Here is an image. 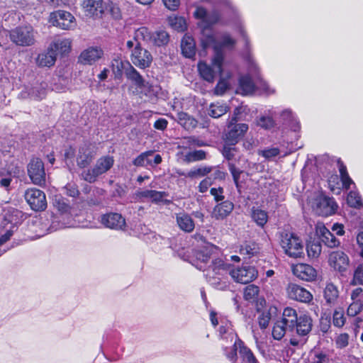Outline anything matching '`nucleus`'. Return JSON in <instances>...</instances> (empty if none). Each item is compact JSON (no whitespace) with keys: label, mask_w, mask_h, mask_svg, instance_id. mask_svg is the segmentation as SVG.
<instances>
[{"label":"nucleus","mask_w":363,"mask_h":363,"mask_svg":"<svg viewBox=\"0 0 363 363\" xmlns=\"http://www.w3.org/2000/svg\"><path fill=\"white\" fill-rule=\"evenodd\" d=\"M101 223L108 228L123 230L125 227V218L119 213H111L101 217Z\"/></svg>","instance_id":"a211bd4d"},{"label":"nucleus","mask_w":363,"mask_h":363,"mask_svg":"<svg viewBox=\"0 0 363 363\" xmlns=\"http://www.w3.org/2000/svg\"><path fill=\"white\" fill-rule=\"evenodd\" d=\"M208 30H203V38H201V43L204 48L212 47L215 52V55L217 52H219L223 56L220 49L223 47H232L235 45V41L228 35H224L222 38V42L218 43L214 36L211 34L207 33Z\"/></svg>","instance_id":"9d476101"},{"label":"nucleus","mask_w":363,"mask_h":363,"mask_svg":"<svg viewBox=\"0 0 363 363\" xmlns=\"http://www.w3.org/2000/svg\"><path fill=\"white\" fill-rule=\"evenodd\" d=\"M131 62L138 67L144 69L150 66L152 62L151 53L140 45H136L130 54Z\"/></svg>","instance_id":"9b49d317"},{"label":"nucleus","mask_w":363,"mask_h":363,"mask_svg":"<svg viewBox=\"0 0 363 363\" xmlns=\"http://www.w3.org/2000/svg\"><path fill=\"white\" fill-rule=\"evenodd\" d=\"M127 62H123L118 59H114L112 61L111 67L113 72L116 75H121L122 73V70L125 69V70L128 69V67L126 65Z\"/></svg>","instance_id":"13d9d810"},{"label":"nucleus","mask_w":363,"mask_h":363,"mask_svg":"<svg viewBox=\"0 0 363 363\" xmlns=\"http://www.w3.org/2000/svg\"><path fill=\"white\" fill-rule=\"evenodd\" d=\"M281 320L286 325L289 331L294 332L295 325L298 320L296 310L289 307L286 308L283 311L282 318Z\"/></svg>","instance_id":"c85d7f7f"},{"label":"nucleus","mask_w":363,"mask_h":363,"mask_svg":"<svg viewBox=\"0 0 363 363\" xmlns=\"http://www.w3.org/2000/svg\"><path fill=\"white\" fill-rule=\"evenodd\" d=\"M95 156V152L89 145H83L79 148L77 155V164L79 168H85L91 164Z\"/></svg>","instance_id":"f3484780"},{"label":"nucleus","mask_w":363,"mask_h":363,"mask_svg":"<svg viewBox=\"0 0 363 363\" xmlns=\"http://www.w3.org/2000/svg\"><path fill=\"white\" fill-rule=\"evenodd\" d=\"M259 292V289L257 286L250 284L247 286L244 289V298L249 301H255L257 298Z\"/></svg>","instance_id":"de8ad7c7"},{"label":"nucleus","mask_w":363,"mask_h":363,"mask_svg":"<svg viewBox=\"0 0 363 363\" xmlns=\"http://www.w3.org/2000/svg\"><path fill=\"white\" fill-rule=\"evenodd\" d=\"M293 274L303 281H313L316 276V270L311 265L299 263L292 266Z\"/></svg>","instance_id":"dca6fc26"},{"label":"nucleus","mask_w":363,"mask_h":363,"mask_svg":"<svg viewBox=\"0 0 363 363\" xmlns=\"http://www.w3.org/2000/svg\"><path fill=\"white\" fill-rule=\"evenodd\" d=\"M363 308V302L360 300L353 301L347 308V314L350 316H355Z\"/></svg>","instance_id":"5fc2aeb1"},{"label":"nucleus","mask_w":363,"mask_h":363,"mask_svg":"<svg viewBox=\"0 0 363 363\" xmlns=\"http://www.w3.org/2000/svg\"><path fill=\"white\" fill-rule=\"evenodd\" d=\"M317 233L320 235L321 241L328 247H335L339 245L340 242L324 225H318Z\"/></svg>","instance_id":"a878e982"},{"label":"nucleus","mask_w":363,"mask_h":363,"mask_svg":"<svg viewBox=\"0 0 363 363\" xmlns=\"http://www.w3.org/2000/svg\"><path fill=\"white\" fill-rule=\"evenodd\" d=\"M110 14V16L115 20H119L122 17V13L120 8L116 4L109 2L104 4V13Z\"/></svg>","instance_id":"49530a36"},{"label":"nucleus","mask_w":363,"mask_h":363,"mask_svg":"<svg viewBox=\"0 0 363 363\" xmlns=\"http://www.w3.org/2000/svg\"><path fill=\"white\" fill-rule=\"evenodd\" d=\"M56 58V54L48 47L47 50L38 54L35 63L40 67H50L55 65Z\"/></svg>","instance_id":"b1692460"},{"label":"nucleus","mask_w":363,"mask_h":363,"mask_svg":"<svg viewBox=\"0 0 363 363\" xmlns=\"http://www.w3.org/2000/svg\"><path fill=\"white\" fill-rule=\"evenodd\" d=\"M229 108L225 104L220 102L211 104L209 106L208 114L213 118H219L226 113Z\"/></svg>","instance_id":"c9c22d12"},{"label":"nucleus","mask_w":363,"mask_h":363,"mask_svg":"<svg viewBox=\"0 0 363 363\" xmlns=\"http://www.w3.org/2000/svg\"><path fill=\"white\" fill-rule=\"evenodd\" d=\"M233 203L230 201H225L218 204L213 211V216L218 220L223 219L228 216L233 209Z\"/></svg>","instance_id":"c756f323"},{"label":"nucleus","mask_w":363,"mask_h":363,"mask_svg":"<svg viewBox=\"0 0 363 363\" xmlns=\"http://www.w3.org/2000/svg\"><path fill=\"white\" fill-rule=\"evenodd\" d=\"M48 85L45 82L37 83L31 87L27 89L26 92H21L23 98L30 97L35 100H41L45 98L47 93Z\"/></svg>","instance_id":"4be33fe9"},{"label":"nucleus","mask_w":363,"mask_h":363,"mask_svg":"<svg viewBox=\"0 0 363 363\" xmlns=\"http://www.w3.org/2000/svg\"><path fill=\"white\" fill-rule=\"evenodd\" d=\"M252 218L258 225L262 227L267 223L268 220L267 212L259 208L252 210Z\"/></svg>","instance_id":"79ce46f5"},{"label":"nucleus","mask_w":363,"mask_h":363,"mask_svg":"<svg viewBox=\"0 0 363 363\" xmlns=\"http://www.w3.org/2000/svg\"><path fill=\"white\" fill-rule=\"evenodd\" d=\"M336 345L337 348H344L348 345L349 335L347 333H342L339 335L336 339Z\"/></svg>","instance_id":"680f3d73"},{"label":"nucleus","mask_w":363,"mask_h":363,"mask_svg":"<svg viewBox=\"0 0 363 363\" xmlns=\"http://www.w3.org/2000/svg\"><path fill=\"white\" fill-rule=\"evenodd\" d=\"M259 247L254 242H245L241 245L240 252L241 255H247L248 257L253 256L257 253Z\"/></svg>","instance_id":"37998d69"},{"label":"nucleus","mask_w":363,"mask_h":363,"mask_svg":"<svg viewBox=\"0 0 363 363\" xmlns=\"http://www.w3.org/2000/svg\"><path fill=\"white\" fill-rule=\"evenodd\" d=\"M279 153V150L277 148L273 147V148H269L261 151V155L266 157V158H272L277 155H278Z\"/></svg>","instance_id":"774afa93"},{"label":"nucleus","mask_w":363,"mask_h":363,"mask_svg":"<svg viewBox=\"0 0 363 363\" xmlns=\"http://www.w3.org/2000/svg\"><path fill=\"white\" fill-rule=\"evenodd\" d=\"M16 219L14 218L13 216H11V215L7 216L6 214H5L4 220L5 221L7 220L8 223H9L12 225V226L11 227V228L9 230H8L6 231V233L5 234L2 235L0 237V246L2 245L3 244H4L6 241H8L10 239V238L11 237V235L13 234L12 228H14L13 224L16 223Z\"/></svg>","instance_id":"8fccbe9b"},{"label":"nucleus","mask_w":363,"mask_h":363,"mask_svg":"<svg viewBox=\"0 0 363 363\" xmlns=\"http://www.w3.org/2000/svg\"><path fill=\"white\" fill-rule=\"evenodd\" d=\"M178 120L179 123L187 130L193 129L197 125V121L185 113H179Z\"/></svg>","instance_id":"ea45409f"},{"label":"nucleus","mask_w":363,"mask_h":363,"mask_svg":"<svg viewBox=\"0 0 363 363\" xmlns=\"http://www.w3.org/2000/svg\"><path fill=\"white\" fill-rule=\"evenodd\" d=\"M213 247H203L200 250H197L194 252V265L200 270H206V267L209 262L210 259H213L212 251Z\"/></svg>","instance_id":"aec40b11"},{"label":"nucleus","mask_w":363,"mask_h":363,"mask_svg":"<svg viewBox=\"0 0 363 363\" xmlns=\"http://www.w3.org/2000/svg\"><path fill=\"white\" fill-rule=\"evenodd\" d=\"M333 324L337 327H342L345 322L344 312L342 310L335 311L333 313Z\"/></svg>","instance_id":"bf43d9fd"},{"label":"nucleus","mask_w":363,"mask_h":363,"mask_svg":"<svg viewBox=\"0 0 363 363\" xmlns=\"http://www.w3.org/2000/svg\"><path fill=\"white\" fill-rule=\"evenodd\" d=\"M50 48L56 55L64 56L67 55L72 49V40L68 38L56 39L50 45Z\"/></svg>","instance_id":"5701e85b"},{"label":"nucleus","mask_w":363,"mask_h":363,"mask_svg":"<svg viewBox=\"0 0 363 363\" xmlns=\"http://www.w3.org/2000/svg\"><path fill=\"white\" fill-rule=\"evenodd\" d=\"M24 197L31 209L34 211H43L47 206V201L45 193L36 188L28 189Z\"/></svg>","instance_id":"1a4fd4ad"},{"label":"nucleus","mask_w":363,"mask_h":363,"mask_svg":"<svg viewBox=\"0 0 363 363\" xmlns=\"http://www.w3.org/2000/svg\"><path fill=\"white\" fill-rule=\"evenodd\" d=\"M176 220L179 228L186 233L194 230L195 225L191 217L186 213L176 214Z\"/></svg>","instance_id":"bb28decb"},{"label":"nucleus","mask_w":363,"mask_h":363,"mask_svg":"<svg viewBox=\"0 0 363 363\" xmlns=\"http://www.w3.org/2000/svg\"><path fill=\"white\" fill-rule=\"evenodd\" d=\"M311 207L316 214L328 216L335 213L337 205L334 199L320 194L313 199Z\"/></svg>","instance_id":"423d86ee"},{"label":"nucleus","mask_w":363,"mask_h":363,"mask_svg":"<svg viewBox=\"0 0 363 363\" xmlns=\"http://www.w3.org/2000/svg\"><path fill=\"white\" fill-rule=\"evenodd\" d=\"M321 245L318 242H310L307 244L306 251L310 258H318L321 253Z\"/></svg>","instance_id":"09e8293b"},{"label":"nucleus","mask_w":363,"mask_h":363,"mask_svg":"<svg viewBox=\"0 0 363 363\" xmlns=\"http://www.w3.org/2000/svg\"><path fill=\"white\" fill-rule=\"evenodd\" d=\"M169 21L170 26L177 31L182 32L186 29V21L182 17H172L169 18Z\"/></svg>","instance_id":"603ef678"},{"label":"nucleus","mask_w":363,"mask_h":363,"mask_svg":"<svg viewBox=\"0 0 363 363\" xmlns=\"http://www.w3.org/2000/svg\"><path fill=\"white\" fill-rule=\"evenodd\" d=\"M328 355L323 352H315L312 358V363H328Z\"/></svg>","instance_id":"338daca9"},{"label":"nucleus","mask_w":363,"mask_h":363,"mask_svg":"<svg viewBox=\"0 0 363 363\" xmlns=\"http://www.w3.org/2000/svg\"><path fill=\"white\" fill-rule=\"evenodd\" d=\"M339 296L337 288L332 283L327 284L324 290V298L328 303H335Z\"/></svg>","instance_id":"f704fd0d"},{"label":"nucleus","mask_w":363,"mask_h":363,"mask_svg":"<svg viewBox=\"0 0 363 363\" xmlns=\"http://www.w3.org/2000/svg\"><path fill=\"white\" fill-rule=\"evenodd\" d=\"M114 160L111 156H104L96 162L94 166L82 173V177L85 181L92 183L97 177L108 172L113 165Z\"/></svg>","instance_id":"20e7f679"},{"label":"nucleus","mask_w":363,"mask_h":363,"mask_svg":"<svg viewBox=\"0 0 363 363\" xmlns=\"http://www.w3.org/2000/svg\"><path fill=\"white\" fill-rule=\"evenodd\" d=\"M257 124L264 129L269 130L274 126L275 123L272 118L269 116H261L258 119Z\"/></svg>","instance_id":"4d7b16f0"},{"label":"nucleus","mask_w":363,"mask_h":363,"mask_svg":"<svg viewBox=\"0 0 363 363\" xmlns=\"http://www.w3.org/2000/svg\"><path fill=\"white\" fill-rule=\"evenodd\" d=\"M153 154L152 151H147L138 155L133 162V164L137 167H143L146 165H152V161L150 157Z\"/></svg>","instance_id":"c03bdc74"},{"label":"nucleus","mask_w":363,"mask_h":363,"mask_svg":"<svg viewBox=\"0 0 363 363\" xmlns=\"http://www.w3.org/2000/svg\"><path fill=\"white\" fill-rule=\"evenodd\" d=\"M152 34L150 33L146 27H140L138 28L134 33V39L135 41H149L152 40Z\"/></svg>","instance_id":"a18cd8bd"},{"label":"nucleus","mask_w":363,"mask_h":363,"mask_svg":"<svg viewBox=\"0 0 363 363\" xmlns=\"http://www.w3.org/2000/svg\"><path fill=\"white\" fill-rule=\"evenodd\" d=\"M271 319L269 313H262L258 318V323L262 328H266Z\"/></svg>","instance_id":"69168bd1"},{"label":"nucleus","mask_w":363,"mask_h":363,"mask_svg":"<svg viewBox=\"0 0 363 363\" xmlns=\"http://www.w3.org/2000/svg\"><path fill=\"white\" fill-rule=\"evenodd\" d=\"M347 203L354 208L359 207L362 205L361 197L355 191H350L347 198Z\"/></svg>","instance_id":"6e6d98bb"},{"label":"nucleus","mask_w":363,"mask_h":363,"mask_svg":"<svg viewBox=\"0 0 363 363\" xmlns=\"http://www.w3.org/2000/svg\"><path fill=\"white\" fill-rule=\"evenodd\" d=\"M54 206L62 213H67L69 211V206L63 199H55Z\"/></svg>","instance_id":"e2e57ef3"},{"label":"nucleus","mask_w":363,"mask_h":363,"mask_svg":"<svg viewBox=\"0 0 363 363\" xmlns=\"http://www.w3.org/2000/svg\"><path fill=\"white\" fill-rule=\"evenodd\" d=\"M104 55L101 48L91 47L84 50L79 57V61L84 65H92L98 61Z\"/></svg>","instance_id":"412c9836"},{"label":"nucleus","mask_w":363,"mask_h":363,"mask_svg":"<svg viewBox=\"0 0 363 363\" xmlns=\"http://www.w3.org/2000/svg\"><path fill=\"white\" fill-rule=\"evenodd\" d=\"M28 174L35 185L43 186L45 184L44 164L39 158L32 159L28 164Z\"/></svg>","instance_id":"0eeeda50"},{"label":"nucleus","mask_w":363,"mask_h":363,"mask_svg":"<svg viewBox=\"0 0 363 363\" xmlns=\"http://www.w3.org/2000/svg\"><path fill=\"white\" fill-rule=\"evenodd\" d=\"M255 91V85L248 76L241 77L239 81V92L242 95L252 94Z\"/></svg>","instance_id":"72a5a7b5"},{"label":"nucleus","mask_w":363,"mask_h":363,"mask_svg":"<svg viewBox=\"0 0 363 363\" xmlns=\"http://www.w3.org/2000/svg\"><path fill=\"white\" fill-rule=\"evenodd\" d=\"M206 158V152L203 150H195L188 152L184 157L186 162H193L204 160Z\"/></svg>","instance_id":"3c124183"},{"label":"nucleus","mask_w":363,"mask_h":363,"mask_svg":"<svg viewBox=\"0 0 363 363\" xmlns=\"http://www.w3.org/2000/svg\"><path fill=\"white\" fill-rule=\"evenodd\" d=\"M11 40L16 45L30 46L35 42V32L30 25L18 26L9 32Z\"/></svg>","instance_id":"7ed1b4c3"},{"label":"nucleus","mask_w":363,"mask_h":363,"mask_svg":"<svg viewBox=\"0 0 363 363\" xmlns=\"http://www.w3.org/2000/svg\"><path fill=\"white\" fill-rule=\"evenodd\" d=\"M212 65L213 67L217 69V72L220 74L219 81L213 90V93L216 96H222L230 88L228 79L231 77V74L229 72L225 73L223 68L224 57L219 52H217L213 57Z\"/></svg>","instance_id":"f03ea898"},{"label":"nucleus","mask_w":363,"mask_h":363,"mask_svg":"<svg viewBox=\"0 0 363 363\" xmlns=\"http://www.w3.org/2000/svg\"><path fill=\"white\" fill-rule=\"evenodd\" d=\"M169 40V34L164 30H159L152 34L151 43L157 46H162L167 45Z\"/></svg>","instance_id":"a19ab883"},{"label":"nucleus","mask_w":363,"mask_h":363,"mask_svg":"<svg viewBox=\"0 0 363 363\" xmlns=\"http://www.w3.org/2000/svg\"><path fill=\"white\" fill-rule=\"evenodd\" d=\"M212 170V168L210 167H200L199 168H193L187 173L183 172H177L179 175L184 176L185 177H189L191 179L200 178L207 175Z\"/></svg>","instance_id":"473e14b6"},{"label":"nucleus","mask_w":363,"mask_h":363,"mask_svg":"<svg viewBox=\"0 0 363 363\" xmlns=\"http://www.w3.org/2000/svg\"><path fill=\"white\" fill-rule=\"evenodd\" d=\"M215 274L223 275L229 269V265L220 258H213L211 264L208 266Z\"/></svg>","instance_id":"e433bc0d"},{"label":"nucleus","mask_w":363,"mask_h":363,"mask_svg":"<svg viewBox=\"0 0 363 363\" xmlns=\"http://www.w3.org/2000/svg\"><path fill=\"white\" fill-rule=\"evenodd\" d=\"M313 326L312 319L309 315H303L298 318L295 325L296 333L300 336L307 335L311 330Z\"/></svg>","instance_id":"393cba45"},{"label":"nucleus","mask_w":363,"mask_h":363,"mask_svg":"<svg viewBox=\"0 0 363 363\" xmlns=\"http://www.w3.org/2000/svg\"><path fill=\"white\" fill-rule=\"evenodd\" d=\"M181 49L186 57H194L196 54V43L194 38L189 35H185L181 42Z\"/></svg>","instance_id":"cd10ccee"},{"label":"nucleus","mask_w":363,"mask_h":363,"mask_svg":"<svg viewBox=\"0 0 363 363\" xmlns=\"http://www.w3.org/2000/svg\"><path fill=\"white\" fill-rule=\"evenodd\" d=\"M125 64L128 67V69L125 70V74L127 77L133 81L138 86H143L144 80L141 75L129 62H126Z\"/></svg>","instance_id":"4c0bfd02"},{"label":"nucleus","mask_w":363,"mask_h":363,"mask_svg":"<svg viewBox=\"0 0 363 363\" xmlns=\"http://www.w3.org/2000/svg\"><path fill=\"white\" fill-rule=\"evenodd\" d=\"M228 128L226 140L232 144H234L247 131L248 125L245 123H228Z\"/></svg>","instance_id":"6ab92c4d"},{"label":"nucleus","mask_w":363,"mask_h":363,"mask_svg":"<svg viewBox=\"0 0 363 363\" xmlns=\"http://www.w3.org/2000/svg\"><path fill=\"white\" fill-rule=\"evenodd\" d=\"M289 332L288 330V327L285 323L281 320H277L273 327L272 329V336L275 340H281L285 335V334Z\"/></svg>","instance_id":"58836bf2"},{"label":"nucleus","mask_w":363,"mask_h":363,"mask_svg":"<svg viewBox=\"0 0 363 363\" xmlns=\"http://www.w3.org/2000/svg\"><path fill=\"white\" fill-rule=\"evenodd\" d=\"M140 199H149L153 203H159L167 196L164 191H157L155 190L139 191L136 194Z\"/></svg>","instance_id":"7c9ffc66"},{"label":"nucleus","mask_w":363,"mask_h":363,"mask_svg":"<svg viewBox=\"0 0 363 363\" xmlns=\"http://www.w3.org/2000/svg\"><path fill=\"white\" fill-rule=\"evenodd\" d=\"M208 281L213 285L215 288L220 290H225L228 288V284L225 281H221L220 279L213 278L209 277Z\"/></svg>","instance_id":"0e129e2a"},{"label":"nucleus","mask_w":363,"mask_h":363,"mask_svg":"<svg viewBox=\"0 0 363 363\" xmlns=\"http://www.w3.org/2000/svg\"><path fill=\"white\" fill-rule=\"evenodd\" d=\"M194 16L196 18L202 19L203 21L206 20V23L208 24L216 23L218 21L217 16H213L211 20L209 19V17L207 16L206 10L203 7H197L194 11Z\"/></svg>","instance_id":"864d4df0"},{"label":"nucleus","mask_w":363,"mask_h":363,"mask_svg":"<svg viewBox=\"0 0 363 363\" xmlns=\"http://www.w3.org/2000/svg\"><path fill=\"white\" fill-rule=\"evenodd\" d=\"M198 70L199 74L204 80L211 83L214 82L216 72H217V69L214 67L213 69L206 62H200L198 64Z\"/></svg>","instance_id":"2f4dec72"},{"label":"nucleus","mask_w":363,"mask_h":363,"mask_svg":"<svg viewBox=\"0 0 363 363\" xmlns=\"http://www.w3.org/2000/svg\"><path fill=\"white\" fill-rule=\"evenodd\" d=\"M230 274L235 281L247 284L257 278V272L253 267H243L231 270Z\"/></svg>","instance_id":"f8f14e48"},{"label":"nucleus","mask_w":363,"mask_h":363,"mask_svg":"<svg viewBox=\"0 0 363 363\" xmlns=\"http://www.w3.org/2000/svg\"><path fill=\"white\" fill-rule=\"evenodd\" d=\"M82 8L86 16L89 17L101 18L104 13L103 0H83Z\"/></svg>","instance_id":"4468645a"},{"label":"nucleus","mask_w":363,"mask_h":363,"mask_svg":"<svg viewBox=\"0 0 363 363\" xmlns=\"http://www.w3.org/2000/svg\"><path fill=\"white\" fill-rule=\"evenodd\" d=\"M238 350L240 357L236 359L235 363H257L256 358L252 351L245 347L241 340L235 341L230 352L226 353V356L230 360L234 359L236 351Z\"/></svg>","instance_id":"6e6552de"},{"label":"nucleus","mask_w":363,"mask_h":363,"mask_svg":"<svg viewBox=\"0 0 363 363\" xmlns=\"http://www.w3.org/2000/svg\"><path fill=\"white\" fill-rule=\"evenodd\" d=\"M286 292L289 298L297 301L309 303L313 299L310 291L296 284H289Z\"/></svg>","instance_id":"ddd939ff"},{"label":"nucleus","mask_w":363,"mask_h":363,"mask_svg":"<svg viewBox=\"0 0 363 363\" xmlns=\"http://www.w3.org/2000/svg\"><path fill=\"white\" fill-rule=\"evenodd\" d=\"M280 245L285 254L290 257L298 258L303 255V244L301 240L292 233H282Z\"/></svg>","instance_id":"f257e3e1"},{"label":"nucleus","mask_w":363,"mask_h":363,"mask_svg":"<svg viewBox=\"0 0 363 363\" xmlns=\"http://www.w3.org/2000/svg\"><path fill=\"white\" fill-rule=\"evenodd\" d=\"M48 21L53 26L62 30H74L77 27L75 17L71 13L63 10L50 13Z\"/></svg>","instance_id":"39448f33"},{"label":"nucleus","mask_w":363,"mask_h":363,"mask_svg":"<svg viewBox=\"0 0 363 363\" xmlns=\"http://www.w3.org/2000/svg\"><path fill=\"white\" fill-rule=\"evenodd\" d=\"M328 262L335 270L342 272L349 266V258L344 252L333 251L329 255Z\"/></svg>","instance_id":"2eb2a0df"},{"label":"nucleus","mask_w":363,"mask_h":363,"mask_svg":"<svg viewBox=\"0 0 363 363\" xmlns=\"http://www.w3.org/2000/svg\"><path fill=\"white\" fill-rule=\"evenodd\" d=\"M352 284L354 285L363 284V264H359L354 271Z\"/></svg>","instance_id":"052dcab7"}]
</instances>
